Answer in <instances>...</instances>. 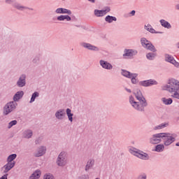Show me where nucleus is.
Listing matches in <instances>:
<instances>
[{
    "label": "nucleus",
    "instance_id": "obj_45",
    "mask_svg": "<svg viewBox=\"0 0 179 179\" xmlns=\"http://www.w3.org/2000/svg\"><path fill=\"white\" fill-rule=\"evenodd\" d=\"M124 90H126V92H127V93H132V90H131V89H128V88L125 87Z\"/></svg>",
    "mask_w": 179,
    "mask_h": 179
},
{
    "label": "nucleus",
    "instance_id": "obj_16",
    "mask_svg": "<svg viewBox=\"0 0 179 179\" xmlns=\"http://www.w3.org/2000/svg\"><path fill=\"white\" fill-rule=\"evenodd\" d=\"M164 58L166 62H169V64H172V65H174L176 68H179V63L175 60L174 57H173L171 55L165 54Z\"/></svg>",
    "mask_w": 179,
    "mask_h": 179
},
{
    "label": "nucleus",
    "instance_id": "obj_44",
    "mask_svg": "<svg viewBox=\"0 0 179 179\" xmlns=\"http://www.w3.org/2000/svg\"><path fill=\"white\" fill-rule=\"evenodd\" d=\"M0 179H8V174H5L0 178Z\"/></svg>",
    "mask_w": 179,
    "mask_h": 179
},
{
    "label": "nucleus",
    "instance_id": "obj_47",
    "mask_svg": "<svg viewBox=\"0 0 179 179\" xmlns=\"http://www.w3.org/2000/svg\"><path fill=\"white\" fill-rule=\"evenodd\" d=\"M175 45H176V48H178L179 50V42L176 43Z\"/></svg>",
    "mask_w": 179,
    "mask_h": 179
},
{
    "label": "nucleus",
    "instance_id": "obj_49",
    "mask_svg": "<svg viewBox=\"0 0 179 179\" xmlns=\"http://www.w3.org/2000/svg\"><path fill=\"white\" fill-rule=\"evenodd\" d=\"M176 146H179V142L176 143Z\"/></svg>",
    "mask_w": 179,
    "mask_h": 179
},
{
    "label": "nucleus",
    "instance_id": "obj_30",
    "mask_svg": "<svg viewBox=\"0 0 179 179\" xmlns=\"http://www.w3.org/2000/svg\"><path fill=\"white\" fill-rule=\"evenodd\" d=\"M161 100L165 106H170V104H173V99L171 98L167 99L166 97H163Z\"/></svg>",
    "mask_w": 179,
    "mask_h": 179
},
{
    "label": "nucleus",
    "instance_id": "obj_34",
    "mask_svg": "<svg viewBox=\"0 0 179 179\" xmlns=\"http://www.w3.org/2000/svg\"><path fill=\"white\" fill-rule=\"evenodd\" d=\"M138 73H134V75L129 78L131 79V82L132 85H136L139 80H138Z\"/></svg>",
    "mask_w": 179,
    "mask_h": 179
},
{
    "label": "nucleus",
    "instance_id": "obj_28",
    "mask_svg": "<svg viewBox=\"0 0 179 179\" xmlns=\"http://www.w3.org/2000/svg\"><path fill=\"white\" fill-rule=\"evenodd\" d=\"M167 127H169V123L164 122V123H162L160 124H158V125L154 127V131L164 129V128H167Z\"/></svg>",
    "mask_w": 179,
    "mask_h": 179
},
{
    "label": "nucleus",
    "instance_id": "obj_23",
    "mask_svg": "<svg viewBox=\"0 0 179 179\" xmlns=\"http://www.w3.org/2000/svg\"><path fill=\"white\" fill-rule=\"evenodd\" d=\"M33 136V131L31 129L24 130L22 133V137L25 139H30Z\"/></svg>",
    "mask_w": 179,
    "mask_h": 179
},
{
    "label": "nucleus",
    "instance_id": "obj_10",
    "mask_svg": "<svg viewBox=\"0 0 179 179\" xmlns=\"http://www.w3.org/2000/svg\"><path fill=\"white\" fill-rule=\"evenodd\" d=\"M135 55H138V50H136V49L124 50L123 58L124 59H132V58H134Z\"/></svg>",
    "mask_w": 179,
    "mask_h": 179
},
{
    "label": "nucleus",
    "instance_id": "obj_42",
    "mask_svg": "<svg viewBox=\"0 0 179 179\" xmlns=\"http://www.w3.org/2000/svg\"><path fill=\"white\" fill-rule=\"evenodd\" d=\"M55 13L57 15H63L62 8H58L55 10Z\"/></svg>",
    "mask_w": 179,
    "mask_h": 179
},
{
    "label": "nucleus",
    "instance_id": "obj_20",
    "mask_svg": "<svg viewBox=\"0 0 179 179\" xmlns=\"http://www.w3.org/2000/svg\"><path fill=\"white\" fill-rule=\"evenodd\" d=\"M144 29L152 34H162L163 33L162 31H157L155 29H153V27H152L150 24H145Z\"/></svg>",
    "mask_w": 179,
    "mask_h": 179
},
{
    "label": "nucleus",
    "instance_id": "obj_24",
    "mask_svg": "<svg viewBox=\"0 0 179 179\" xmlns=\"http://www.w3.org/2000/svg\"><path fill=\"white\" fill-rule=\"evenodd\" d=\"M40 177H41V171L37 169L29 176V179H38Z\"/></svg>",
    "mask_w": 179,
    "mask_h": 179
},
{
    "label": "nucleus",
    "instance_id": "obj_15",
    "mask_svg": "<svg viewBox=\"0 0 179 179\" xmlns=\"http://www.w3.org/2000/svg\"><path fill=\"white\" fill-rule=\"evenodd\" d=\"M158 85L157 81L156 80L150 79L146 80H143L139 82L140 86H143V87H149L150 86Z\"/></svg>",
    "mask_w": 179,
    "mask_h": 179
},
{
    "label": "nucleus",
    "instance_id": "obj_4",
    "mask_svg": "<svg viewBox=\"0 0 179 179\" xmlns=\"http://www.w3.org/2000/svg\"><path fill=\"white\" fill-rule=\"evenodd\" d=\"M62 12L63 15H59L57 17V20H58V22H71L73 20H76V17L75 16L73 17L69 16V15H72V11L71 10L62 8Z\"/></svg>",
    "mask_w": 179,
    "mask_h": 179
},
{
    "label": "nucleus",
    "instance_id": "obj_26",
    "mask_svg": "<svg viewBox=\"0 0 179 179\" xmlns=\"http://www.w3.org/2000/svg\"><path fill=\"white\" fill-rule=\"evenodd\" d=\"M134 73H131L125 69L121 70V75L124 78H127V79H130V78L134 75Z\"/></svg>",
    "mask_w": 179,
    "mask_h": 179
},
{
    "label": "nucleus",
    "instance_id": "obj_32",
    "mask_svg": "<svg viewBox=\"0 0 179 179\" xmlns=\"http://www.w3.org/2000/svg\"><path fill=\"white\" fill-rule=\"evenodd\" d=\"M105 22H106V23H113V22H117V17L111 15H107L105 17Z\"/></svg>",
    "mask_w": 179,
    "mask_h": 179
},
{
    "label": "nucleus",
    "instance_id": "obj_46",
    "mask_svg": "<svg viewBox=\"0 0 179 179\" xmlns=\"http://www.w3.org/2000/svg\"><path fill=\"white\" fill-rule=\"evenodd\" d=\"M175 8L176 10H179V3L176 4Z\"/></svg>",
    "mask_w": 179,
    "mask_h": 179
},
{
    "label": "nucleus",
    "instance_id": "obj_7",
    "mask_svg": "<svg viewBox=\"0 0 179 179\" xmlns=\"http://www.w3.org/2000/svg\"><path fill=\"white\" fill-rule=\"evenodd\" d=\"M17 108V103L13 101L8 102L3 108V115H9L10 113H13Z\"/></svg>",
    "mask_w": 179,
    "mask_h": 179
},
{
    "label": "nucleus",
    "instance_id": "obj_5",
    "mask_svg": "<svg viewBox=\"0 0 179 179\" xmlns=\"http://www.w3.org/2000/svg\"><path fill=\"white\" fill-rule=\"evenodd\" d=\"M56 164L59 167H65L68 164V153L65 151H62L57 156Z\"/></svg>",
    "mask_w": 179,
    "mask_h": 179
},
{
    "label": "nucleus",
    "instance_id": "obj_9",
    "mask_svg": "<svg viewBox=\"0 0 179 179\" xmlns=\"http://www.w3.org/2000/svg\"><path fill=\"white\" fill-rule=\"evenodd\" d=\"M80 47L85 48V50H87L88 51H92V52H99L100 51V48L90 43L87 42H80Z\"/></svg>",
    "mask_w": 179,
    "mask_h": 179
},
{
    "label": "nucleus",
    "instance_id": "obj_29",
    "mask_svg": "<svg viewBox=\"0 0 179 179\" xmlns=\"http://www.w3.org/2000/svg\"><path fill=\"white\" fill-rule=\"evenodd\" d=\"M38 97H40V92H34L31 94V99L29 101L30 104H31V103H34V101H36V99H37Z\"/></svg>",
    "mask_w": 179,
    "mask_h": 179
},
{
    "label": "nucleus",
    "instance_id": "obj_14",
    "mask_svg": "<svg viewBox=\"0 0 179 179\" xmlns=\"http://www.w3.org/2000/svg\"><path fill=\"white\" fill-rule=\"evenodd\" d=\"M27 78V76L25 73L21 74L16 82V85L17 87H24V86H26Z\"/></svg>",
    "mask_w": 179,
    "mask_h": 179
},
{
    "label": "nucleus",
    "instance_id": "obj_43",
    "mask_svg": "<svg viewBox=\"0 0 179 179\" xmlns=\"http://www.w3.org/2000/svg\"><path fill=\"white\" fill-rule=\"evenodd\" d=\"M135 13H136V11H135V10H133L130 12L131 16H135Z\"/></svg>",
    "mask_w": 179,
    "mask_h": 179
},
{
    "label": "nucleus",
    "instance_id": "obj_2",
    "mask_svg": "<svg viewBox=\"0 0 179 179\" xmlns=\"http://www.w3.org/2000/svg\"><path fill=\"white\" fill-rule=\"evenodd\" d=\"M164 90H167L171 93V96L173 97L174 99H179V81L174 79L171 78L169 80L168 83L164 86Z\"/></svg>",
    "mask_w": 179,
    "mask_h": 179
},
{
    "label": "nucleus",
    "instance_id": "obj_40",
    "mask_svg": "<svg viewBox=\"0 0 179 179\" xmlns=\"http://www.w3.org/2000/svg\"><path fill=\"white\" fill-rule=\"evenodd\" d=\"M43 143V137H38L35 140V145H41Z\"/></svg>",
    "mask_w": 179,
    "mask_h": 179
},
{
    "label": "nucleus",
    "instance_id": "obj_17",
    "mask_svg": "<svg viewBox=\"0 0 179 179\" xmlns=\"http://www.w3.org/2000/svg\"><path fill=\"white\" fill-rule=\"evenodd\" d=\"M66 115V113L65 111V109H58L55 113V117L56 120H58L59 121H62V120L65 119V117Z\"/></svg>",
    "mask_w": 179,
    "mask_h": 179
},
{
    "label": "nucleus",
    "instance_id": "obj_41",
    "mask_svg": "<svg viewBox=\"0 0 179 179\" xmlns=\"http://www.w3.org/2000/svg\"><path fill=\"white\" fill-rule=\"evenodd\" d=\"M33 64H38L40 62V57L38 56L35 57L32 60Z\"/></svg>",
    "mask_w": 179,
    "mask_h": 179
},
{
    "label": "nucleus",
    "instance_id": "obj_39",
    "mask_svg": "<svg viewBox=\"0 0 179 179\" xmlns=\"http://www.w3.org/2000/svg\"><path fill=\"white\" fill-rule=\"evenodd\" d=\"M147 178H148V175H146V173H141L136 178V179H147Z\"/></svg>",
    "mask_w": 179,
    "mask_h": 179
},
{
    "label": "nucleus",
    "instance_id": "obj_36",
    "mask_svg": "<svg viewBox=\"0 0 179 179\" xmlns=\"http://www.w3.org/2000/svg\"><path fill=\"white\" fill-rule=\"evenodd\" d=\"M147 59H149V61H153L155 58H156V53L153 52H149L146 55Z\"/></svg>",
    "mask_w": 179,
    "mask_h": 179
},
{
    "label": "nucleus",
    "instance_id": "obj_35",
    "mask_svg": "<svg viewBox=\"0 0 179 179\" xmlns=\"http://www.w3.org/2000/svg\"><path fill=\"white\" fill-rule=\"evenodd\" d=\"M17 157V155L12 154L7 157V163H13V160Z\"/></svg>",
    "mask_w": 179,
    "mask_h": 179
},
{
    "label": "nucleus",
    "instance_id": "obj_21",
    "mask_svg": "<svg viewBox=\"0 0 179 179\" xmlns=\"http://www.w3.org/2000/svg\"><path fill=\"white\" fill-rule=\"evenodd\" d=\"M23 96H24V92L23 91H17L13 97V101H14V103H17L21 99H23Z\"/></svg>",
    "mask_w": 179,
    "mask_h": 179
},
{
    "label": "nucleus",
    "instance_id": "obj_22",
    "mask_svg": "<svg viewBox=\"0 0 179 179\" xmlns=\"http://www.w3.org/2000/svg\"><path fill=\"white\" fill-rule=\"evenodd\" d=\"M94 166V159H90L85 165V171H89V170H91V169H93Z\"/></svg>",
    "mask_w": 179,
    "mask_h": 179
},
{
    "label": "nucleus",
    "instance_id": "obj_37",
    "mask_svg": "<svg viewBox=\"0 0 179 179\" xmlns=\"http://www.w3.org/2000/svg\"><path fill=\"white\" fill-rule=\"evenodd\" d=\"M16 124H17V120H12L11 122H10L8 123L7 128L8 129H10V128H12V127H15V125H16Z\"/></svg>",
    "mask_w": 179,
    "mask_h": 179
},
{
    "label": "nucleus",
    "instance_id": "obj_25",
    "mask_svg": "<svg viewBox=\"0 0 179 179\" xmlns=\"http://www.w3.org/2000/svg\"><path fill=\"white\" fill-rule=\"evenodd\" d=\"M159 23L162 27H164V29H171V24L168 21H166L164 19H162L159 20Z\"/></svg>",
    "mask_w": 179,
    "mask_h": 179
},
{
    "label": "nucleus",
    "instance_id": "obj_33",
    "mask_svg": "<svg viewBox=\"0 0 179 179\" xmlns=\"http://www.w3.org/2000/svg\"><path fill=\"white\" fill-rule=\"evenodd\" d=\"M13 8H15V9H17L18 10H24V9H27V7L22 6L19 3H14L13 4Z\"/></svg>",
    "mask_w": 179,
    "mask_h": 179
},
{
    "label": "nucleus",
    "instance_id": "obj_3",
    "mask_svg": "<svg viewBox=\"0 0 179 179\" xmlns=\"http://www.w3.org/2000/svg\"><path fill=\"white\" fill-rule=\"evenodd\" d=\"M129 153L141 159V160H149L150 159V155L147 152H145L142 150H138L136 148L131 147L129 150Z\"/></svg>",
    "mask_w": 179,
    "mask_h": 179
},
{
    "label": "nucleus",
    "instance_id": "obj_19",
    "mask_svg": "<svg viewBox=\"0 0 179 179\" xmlns=\"http://www.w3.org/2000/svg\"><path fill=\"white\" fill-rule=\"evenodd\" d=\"M99 65L103 68V69H106L108 71H111L113 69V64H111L110 62L101 59L99 61Z\"/></svg>",
    "mask_w": 179,
    "mask_h": 179
},
{
    "label": "nucleus",
    "instance_id": "obj_13",
    "mask_svg": "<svg viewBox=\"0 0 179 179\" xmlns=\"http://www.w3.org/2000/svg\"><path fill=\"white\" fill-rule=\"evenodd\" d=\"M47 153V146L41 145L39 146L36 151L34 153L35 157H41V156H44Z\"/></svg>",
    "mask_w": 179,
    "mask_h": 179
},
{
    "label": "nucleus",
    "instance_id": "obj_18",
    "mask_svg": "<svg viewBox=\"0 0 179 179\" xmlns=\"http://www.w3.org/2000/svg\"><path fill=\"white\" fill-rule=\"evenodd\" d=\"M15 164H16L15 162H13V163L7 162L6 164L1 168V171H3V174L9 173V171L15 167Z\"/></svg>",
    "mask_w": 179,
    "mask_h": 179
},
{
    "label": "nucleus",
    "instance_id": "obj_27",
    "mask_svg": "<svg viewBox=\"0 0 179 179\" xmlns=\"http://www.w3.org/2000/svg\"><path fill=\"white\" fill-rule=\"evenodd\" d=\"M66 114L68 117V120L70 122H73V113H72V110L70 108H67L66 110Z\"/></svg>",
    "mask_w": 179,
    "mask_h": 179
},
{
    "label": "nucleus",
    "instance_id": "obj_31",
    "mask_svg": "<svg viewBox=\"0 0 179 179\" xmlns=\"http://www.w3.org/2000/svg\"><path fill=\"white\" fill-rule=\"evenodd\" d=\"M164 144H158L155 146V151L158 153H162V152H164Z\"/></svg>",
    "mask_w": 179,
    "mask_h": 179
},
{
    "label": "nucleus",
    "instance_id": "obj_48",
    "mask_svg": "<svg viewBox=\"0 0 179 179\" xmlns=\"http://www.w3.org/2000/svg\"><path fill=\"white\" fill-rule=\"evenodd\" d=\"M89 2H91V3H94L96 2V0H88Z\"/></svg>",
    "mask_w": 179,
    "mask_h": 179
},
{
    "label": "nucleus",
    "instance_id": "obj_12",
    "mask_svg": "<svg viewBox=\"0 0 179 179\" xmlns=\"http://www.w3.org/2000/svg\"><path fill=\"white\" fill-rule=\"evenodd\" d=\"M110 11L111 8L109 6H106L103 10L95 9L94 10V15L96 17H103V16H106Z\"/></svg>",
    "mask_w": 179,
    "mask_h": 179
},
{
    "label": "nucleus",
    "instance_id": "obj_6",
    "mask_svg": "<svg viewBox=\"0 0 179 179\" xmlns=\"http://www.w3.org/2000/svg\"><path fill=\"white\" fill-rule=\"evenodd\" d=\"M176 135L171 133H162V139L164 146H170L176 141Z\"/></svg>",
    "mask_w": 179,
    "mask_h": 179
},
{
    "label": "nucleus",
    "instance_id": "obj_50",
    "mask_svg": "<svg viewBox=\"0 0 179 179\" xmlns=\"http://www.w3.org/2000/svg\"><path fill=\"white\" fill-rule=\"evenodd\" d=\"M62 1H65V0H62Z\"/></svg>",
    "mask_w": 179,
    "mask_h": 179
},
{
    "label": "nucleus",
    "instance_id": "obj_11",
    "mask_svg": "<svg viewBox=\"0 0 179 179\" xmlns=\"http://www.w3.org/2000/svg\"><path fill=\"white\" fill-rule=\"evenodd\" d=\"M163 137V133L153 134L150 138L149 142L151 145H157L161 143Z\"/></svg>",
    "mask_w": 179,
    "mask_h": 179
},
{
    "label": "nucleus",
    "instance_id": "obj_1",
    "mask_svg": "<svg viewBox=\"0 0 179 179\" xmlns=\"http://www.w3.org/2000/svg\"><path fill=\"white\" fill-rule=\"evenodd\" d=\"M134 96L138 101H135V98L132 95H130L129 96V104L134 108V110H136V111L143 113V111H145V107H148V101H146V99L143 96L142 92L139 90L134 92Z\"/></svg>",
    "mask_w": 179,
    "mask_h": 179
},
{
    "label": "nucleus",
    "instance_id": "obj_38",
    "mask_svg": "<svg viewBox=\"0 0 179 179\" xmlns=\"http://www.w3.org/2000/svg\"><path fill=\"white\" fill-rule=\"evenodd\" d=\"M43 179H55L52 173H48L43 176Z\"/></svg>",
    "mask_w": 179,
    "mask_h": 179
},
{
    "label": "nucleus",
    "instance_id": "obj_8",
    "mask_svg": "<svg viewBox=\"0 0 179 179\" xmlns=\"http://www.w3.org/2000/svg\"><path fill=\"white\" fill-rule=\"evenodd\" d=\"M141 44L143 48H145V50H149V51H152V52H156V48H155V45L150 42V41L147 40L146 38L143 37L141 38Z\"/></svg>",
    "mask_w": 179,
    "mask_h": 179
}]
</instances>
